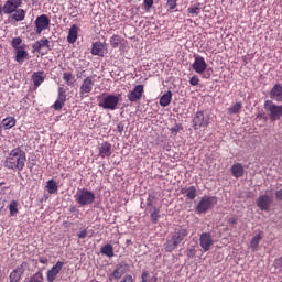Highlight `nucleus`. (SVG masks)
<instances>
[{"label": "nucleus", "instance_id": "obj_1", "mask_svg": "<svg viewBox=\"0 0 282 282\" xmlns=\"http://www.w3.org/2000/svg\"><path fill=\"white\" fill-rule=\"evenodd\" d=\"M25 162H28V155L21 148H14L11 150L4 161L6 169L11 171H18L21 173L25 169Z\"/></svg>", "mask_w": 282, "mask_h": 282}, {"label": "nucleus", "instance_id": "obj_2", "mask_svg": "<svg viewBox=\"0 0 282 282\" xmlns=\"http://www.w3.org/2000/svg\"><path fill=\"white\" fill-rule=\"evenodd\" d=\"M187 237L188 229L182 227L175 228L174 231L167 236L166 241L163 245L165 252H173V250L177 249L180 243Z\"/></svg>", "mask_w": 282, "mask_h": 282}, {"label": "nucleus", "instance_id": "obj_3", "mask_svg": "<svg viewBox=\"0 0 282 282\" xmlns=\"http://www.w3.org/2000/svg\"><path fill=\"white\" fill-rule=\"evenodd\" d=\"M97 101L98 107H101V109H107L108 111H116V109H118V105H120V96L102 93V95L97 98Z\"/></svg>", "mask_w": 282, "mask_h": 282}, {"label": "nucleus", "instance_id": "obj_4", "mask_svg": "<svg viewBox=\"0 0 282 282\" xmlns=\"http://www.w3.org/2000/svg\"><path fill=\"white\" fill-rule=\"evenodd\" d=\"M74 199L80 207L91 206L96 202V194L87 188H82L76 192Z\"/></svg>", "mask_w": 282, "mask_h": 282}, {"label": "nucleus", "instance_id": "obj_5", "mask_svg": "<svg viewBox=\"0 0 282 282\" xmlns=\"http://www.w3.org/2000/svg\"><path fill=\"white\" fill-rule=\"evenodd\" d=\"M263 109L267 113L265 118H269L271 122H276L282 118V105H276L274 101L268 99L264 101Z\"/></svg>", "mask_w": 282, "mask_h": 282}, {"label": "nucleus", "instance_id": "obj_6", "mask_svg": "<svg viewBox=\"0 0 282 282\" xmlns=\"http://www.w3.org/2000/svg\"><path fill=\"white\" fill-rule=\"evenodd\" d=\"M217 205V197L215 196H203L199 200L198 205L196 206V213L202 215L204 213H208V210H213Z\"/></svg>", "mask_w": 282, "mask_h": 282}, {"label": "nucleus", "instance_id": "obj_7", "mask_svg": "<svg viewBox=\"0 0 282 282\" xmlns=\"http://www.w3.org/2000/svg\"><path fill=\"white\" fill-rule=\"evenodd\" d=\"M192 124L195 131H198V129H206V127L210 124V115L205 113L204 111H197L194 115Z\"/></svg>", "mask_w": 282, "mask_h": 282}, {"label": "nucleus", "instance_id": "obj_8", "mask_svg": "<svg viewBox=\"0 0 282 282\" xmlns=\"http://www.w3.org/2000/svg\"><path fill=\"white\" fill-rule=\"evenodd\" d=\"M96 75L87 76L79 87L80 98H87L88 94L94 91V85H96Z\"/></svg>", "mask_w": 282, "mask_h": 282}, {"label": "nucleus", "instance_id": "obj_9", "mask_svg": "<svg viewBox=\"0 0 282 282\" xmlns=\"http://www.w3.org/2000/svg\"><path fill=\"white\" fill-rule=\"evenodd\" d=\"M131 270V265H129L127 262H121L116 265L113 271L108 274L109 281L113 282V279L118 281L121 276H124L127 272Z\"/></svg>", "mask_w": 282, "mask_h": 282}, {"label": "nucleus", "instance_id": "obj_10", "mask_svg": "<svg viewBox=\"0 0 282 282\" xmlns=\"http://www.w3.org/2000/svg\"><path fill=\"white\" fill-rule=\"evenodd\" d=\"M23 6V0H7L2 7L3 14H14Z\"/></svg>", "mask_w": 282, "mask_h": 282}, {"label": "nucleus", "instance_id": "obj_11", "mask_svg": "<svg viewBox=\"0 0 282 282\" xmlns=\"http://www.w3.org/2000/svg\"><path fill=\"white\" fill-rule=\"evenodd\" d=\"M51 20L46 14L39 15L35 19V32L36 34H41L43 30H47L50 28Z\"/></svg>", "mask_w": 282, "mask_h": 282}, {"label": "nucleus", "instance_id": "obj_12", "mask_svg": "<svg viewBox=\"0 0 282 282\" xmlns=\"http://www.w3.org/2000/svg\"><path fill=\"white\" fill-rule=\"evenodd\" d=\"M144 94V85H137L128 95L127 98L130 102H138L142 100V95Z\"/></svg>", "mask_w": 282, "mask_h": 282}, {"label": "nucleus", "instance_id": "obj_13", "mask_svg": "<svg viewBox=\"0 0 282 282\" xmlns=\"http://www.w3.org/2000/svg\"><path fill=\"white\" fill-rule=\"evenodd\" d=\"M194 63L192 65V68L194 69V72H196V74H204V72H206L208 64H206V59H204V57L199 56V55H194Z\"/></svg>", "mask_w": 282, "mask_h": 282}, {"label": "nucleus", "instance_id": "obj_14", "mask_svg": "<svg viewBox=\"0 0 282 282\" xmlns=\"http://www.w3.org/2000/svg\"><path fill=\"white\" fill-rule=\"evenodd\" d=\"M63 265H65V262L57 261L55 265L52 267L51 270L46 273V279L48 282H55L56 276L61 273V270H63Z\"/></svg>", "mask_w": 282, "mask_h": 282}, {"label": "nucleus", "instance_id": "obj_15", "mask_svg": "<svg viewBox=\"0 0 282 282\" xmlns=\"http://www.w3.org/2000/svg\"><path fill=\"white\" fill-rule=\"evenodd\" d=\"M213 236L210 232H203L199 237V246L204 250V252H208L210 247L213 246Z\"/></svg>", "mask_w": 282, "mask_h": 282}, {"label": "nucleus", "instance_id": "obj_16", "mask_svg": "<svg viewBox=\"0 0 282 282\" xmlns=\"http://www.w3.org/2000/svg\"><path fill=\"white\" fill-rule=\"evenodd\" d=\"M45 47L48 52H52V45H50V40L47 37H42L32 45V53L34 54L35 52H41V50Z\"/></svg>", "mask_w": 282, "mask_h": 282}, {"label": "nucleus", "instance_id": "obj_17", "mask_svg": "<svg viewBox=\"0 0 282 282\" xmlns=\"http://www.w3.org/2000/svg\"><path fill=\"white\" fill-rule=\"evenodd\" d=\"M269 96L271 100H275V102H282V85L275 84L271 88Z\"/></svg>", "mask_w": 282, "mask_h": 282}, {"label": "nucleus", "instance_id": "obj_18", "mask_svg": "<svg viewBox=\"0 0 282 282\" xmlns=\"http://www.w3.org/2000/svg\"><path fill=\"white\" fill-rule=\"evenodd\" d=\"M270 204H271V200H270V196L268 195H261L257 199V206L258 208H260V210H265V212L270 210Z\"/></svg>", "mask_w": 282, "mask_h": 282}, {"label": "nucleus", "instance_id": "obj_19", "mask_svg": "<svg viewBox=\"0 0 282 282\" xmlns=\"http://www.w3.org/2000/svg\"><path fill=\"white\" fill-rule=\"evenodd\" d=\"M105 43L102 42H95L91 46V54L93 56H105Z\"/></svg>", "mask_w": 282, "mask_h": 282}, {"label": "nucleus", "instance_id": "obj_20", "mask_svg": "<svg viewBox=\"0 0 282 282\" xmlns=\"http://www.w3.org/2000/svg\"><path fill=\"white\" fill-rule=\"evenodd\" d=\"M62 80H64L67 87H74L76 85V75L72 72H64L62 74Z\"/></svg>", "mask_w": 282, "mask_h": 282}, {"label": "nucleus", "instance_id": "obj_21", "mask_svg": "<svg viewBox=\"0 0 282 282\" xmlns=\"http://www.w3.org/2000/svg\"><path fill=\"white\" fill-rule=\"evenodd\" d=\"M181 194L185 195L187 199H195L197 197V187L189 186L181 188Z\"/></svg>", "mask_w": 282, "mask_h": 282}, {"label": "nucleus", "instance_id": "obj_22", "mask_svg": "<svg viewBox=\"0 0 282 282\" xmlns=\"http://www.w3.org/2000/svg\"><path fill=\"white\" fill-rule=\"evenodd\" d=\"M25 58H28V51H25V46L22 48L15 50V61L19 65H23L25 63Z\"/></svg>", "mask_w": 282, "mask_h": 282}, {"label": "nucleus", "instance_id": "obj_23", "mask_svg": "<svg viewBox=\"0 0 282 282\" xmlns=\"http://www.w3.org/2000/svg\"><path fill=\"white\" fill-rule=\"evenodd\" d=\"M44 72H35L32 75V80L34 87H41V85L45 82Z\"/></svg>", "mask_w": 282, "mask_h": 282}, {"label": "nucleus", "instance_id": "obj_24", "mask_svg": "<svg viewBox=\"0 0 282 282\" xmlns=\"http://www.w3.org/2000/svg\"><path fill=\"white\" fill-rule=\"evenodd\" d=\"M243 173H245V170L241 163H236L231 166V175L237 180H239V177H243Z\"/></svg>", "mask_w": 282, "mask_h": 282}, {"label": "nucleus", "instance_id": "obj_25", "mask_svg": "<svg viewBox=\"0 0 282 282\" xmlns=\"http://www.w3.org/2000/svg\"><path fill=\"white\" fill-rule=\"evenodd\" d=\"M99 155L100 158H109L111 155V143L104 142L99 148Z\"/></svg>", "mask_w": 282, "mask_h": 282}, {"label": "nucleus", "instance_id": "obj_26", "mask_svg": "<svg viewBox=\"0 0 282 282\" xmlns=\"http://www.w3.org/2000/svg\"><path fill=\"white\" fill-rule=\"evenodd\" d=\"M78 39V26L76 24L72 25L68 31L67 41L70 44L76 43V40Z\"/></svg>", "mask_w": 282, "mask_h": 282}, {"label": "nucleus", "instance_id": "obj_27", "mask_svg": "<svg viewBox=\"0 0 282 282\" xmlns=\"http://www.w3.org/2000/svg\"><path fill=\"white\" fill-rule=\"evenodd\" d=\"M171 100H173V93L169 90L160 98L161 107H169L171 105Z\"/></svg>", "mask_w": 282, "mask_h": 282}, {"label": "nucleus", "instance_id": "obj_28", "mask_svg": "<svg viewBox=\"0 0 282 282\" xmlns=\"http://www.w3.org/2000/svg\"><path fill=\"white\" fill-rule=\"evenodd\" d=\"M46 188H47V193H50V195H54L55 193H58V183H56V181H54V178H51L46 183Z\"/></svg>", "mask_w": 282, "mask_h": 282}, {"label": "nucleus", "instance_id": "obj_29", "mask_svg": "<svg viewBox=\"0 0 282 282\" xmlns=\"http://www.w3.org/2000/svg\"><path fill=\"white\" fill-rule=\"evenodd\" d=\"M11 19L15 22L25 21V11L23 9H18L13 13H11Z\"/></svg>", "mask_w": 282, "mask_h": 282}, {"label": "nucleus", "instance_id": "obj_30", "mask_svg": "<svg viewBox=\"0 0 282 282\" xmlns=\"http://www.w3.org/2000/svg\"><path fill=\"white\" fill-rule=\"evenodd\" d=\"M17 126V119L14 117H7L2 120V127L8 130Z\"/></svg>", "mask_w": 282, "mask_h": 282}, {"label": "nucleus", "instance_id": "obj_31", "mask_svg": "<svg viewBox=\"0 0 282 282\" xmlns=\"http://www.w3.org/2000/svg\"><path fill=\"white\" fill-rule=\"evenodd\" d=\"M10 217H17L19 215V202L11 200L9 206Z\"/></svg>", "mask_w": 282, "mask_h": 282}, {"label": "nucleus", "instance_id": "obj_32", "mask_svg": "<svg viewBox=\"0 0 282 282\" xmlns=\"http://www.w3.org/2000/svg\"><path fill=\"white\" fill-rule=\"evenodd\" d=\"M263 239V236L261 234L256 235L250 242L252 252H257L259 250V243Z\"/></svg>", "mask_w": 282, "mask_h": 282}, {"label": "nucleus", "instance_id": "obj_33", "mask_svg": "<svg viewBox=\"0 0 282 282\" xmlns=\"http://www.w3.org/2000/svg\"><path fill=\"white\" fill-rule=\"evenodd\" d=\"M24 282H45V276H43V271H37L30 278H28Z\"/></svg>", "mask_w": 282, "mask_h": 282}, {"label": "nucleus", "instance_id": "obj_34", "mask_svg": "<svg viewBox=\"0 0 282 282\" xmlns=\"http://www.w3.org/2000/svg\"><path fill=\"white\" fill-rule=\"evenodd\" d=\"M100 252L105 254V257H113V246L107 243L100 249Z\"/></svg>", "mask_w": 282, "mask_h": 282}, {"label": "nucleus", "instance_id": "obj_35", "mask_svg": "<svg viewBox=\"0 0 282 282\" xmlns=\"http://www.w3.org/2000/svg\"><path fill=\"white\" fill-rule=\"evenodd\" d=\"M120 43H122V37L120 35H112L110 37V45L113 50L120 47Z\"/></svg>", "mask_w": 282, "mask_h": 282}, {"label": "nucleus", "instance_id": "obj_36", "mask_svg": "<svg viewBox=\"0 0 282 282\" xmlns=\"http://www.w3.org/2000/svg\"><path fill=\"white\" fill-rule=\"evenodd\" d=\"M150 219H151L152 224H158V219H160V208L152 207L151 214H150Z\"/></svg>", "mask_w": 282, "mask_h": 282}, {"label": "nucleus", "instance_id": "obj_37", "mask_svg": "<svg viewBox=\"0 0 282 282\" xmlns=\"http://www.w3.org/2000/svg\"><path fill=\"white\" fill-rule=\"evenodd\" d=\"M66 101H67V99H63L62 97H57L56 101L53 105V109L55 111H61V109H63V107H65Z\"/></svg>", "mask_w": 282, "mask_h": 282}, {"label": "nucleus", "instance_id": "obj_38", "mask_svg": "<svg viewBox=\"0 0 282 282\" xmlns=\"http://www.w3.org/2000/svg\"><path fill=\"white\" fill-rule=\"evenodd\" d=\"M142 282H158V278L152 276L149 271H143L141 274Z\"/></svg>", "mask_w": 282, "mask_h": 282}, {"label": "nucleus", "instance_id": "obj_39", "mask_svg": "<svg viewBox=\"0 0 282 282\" xmlns=\"http://www.w3.org/2000/svg\"><path fill=\"white\" fill-rule=\"evenodd\" d=\"M23 40L21 37H14L11 41V46L13 47V50H21L22 47H25V45L21 46Z\"/></svg>", "mask_w": 282, "mask_h": 282}, {"label": "nucleus", "instance_id": "obj_40", "mask_svg": "<svg viewBox=\"0 0 282 282\" xmlns=\"http://www.w3.org/2000/svg\"><path fill=\"white\" fill-rule=\"evenodd\" d=\"M243 109V105L241 102H236L234 106H231L228 111L229 113H239Z\"/></svg>", "mask_w": 282, "mask_h": 282}, {"label": "nucleus", "instance_id": "obj_41", "mask_svg": "<svg viewBox=\"0 0 282 282\" xmlns=\"http://www.w3.org/2000/svg\"><path fill=\"white\" fill-rule=\"evenodd\" d=\"M20 275L23 276V274L25 273V271L28 270V262H22L20 265H18L14 269Z\"/></svg>", "mask_w": 282, "mask_h": 282}, {"label": "nucleus", "instance_id": "obj_42", "mask_svg": "<svg viewBox=\"0 0 282 282\" xmlns=\"http://www.w3.org/2000/svg\"><path fill=\"white\" fill-rule=\"evenodd\" d=\"M21 276L15 270H13L11 273H10V276H9V281L10 282H19L21 281Z\"/></svg>", "mask_w": 282, "mask_h": 282}, {"label": "nucleus", "instance_id": "obj_43", "mask_svg": "<svg viewBox=\"0 0 282 282\" xmlns=\"http://www.w3.org/2000/svg\"><path fill=\"white\" fill-rule=\"evenodd\" d=\"M57 94V98H63L67 100V89H65L64 87H58Z\"/></svg>", "mask_w": 282, "mask_h": 282}, {"label": "nucleus", "instance_id": "obj_44", "mask_svg": "<svg viewBox=\"0 0 282 282\" xmlns=\"http://www.w3.org/2000/svg\"><path fill=\"white\" fill-rule=\"evenodd\" d=\"M166 7L169 10H175L177 8V0H167Z\"/></svg>", "mask_w": 282, "mask_h": 282}, {"label": "nucleus", "instance_id": "obj_45", "mask_svg": "<svg viewBox=\"0 0 282 282\" xmlns=\"http://www.w3.org/2000/svg\"><path fill=\"white\" fill-rule=\"evenodd\" d=\"M189 85H192L193 87H197V85H199V77L197 75H194L189 79Z\"/></svg>", "mask_w": 282, "mask_h": 282}, {"label": "nucleus", "instance_id": "obj_46", "mask_svg": "<svg viewBox=\"0 0 282 282\" xmlns=\"http://www.w3.org/2000/svg\"><path fill=\"white\" fill-rule=\"evenodd\" d=\"M143 4H144L147 12H149V10H151V8H153V0H143Z\"/></svg>", "mask_w": 282, "mask_h": 282}, {"label": "nucleus", "instance_id": "obj_47", "mask_svg": "<svg viewBox=\"0 0 282 282\" xmlns=\"http://www.w3.org/2000/svg\"><path fill=\"white\" fill-rule=\"evenodd\" d=\"M189 14H196V17L199 14V8L198 7H192L188 8Z\"/></svg>", "mask_w": 282, "mask_h": 282}, {"label": "nucleus", "instance_id": "obj_48", "mask_svg": "<svg viewBox=\"0 0 282 282\" xmlns=\"http://www.w3.org/2000/svg\"><path fill=\"white\" fill-rule=\"evenodd\" d=\"M79 239H85L87 237V229H84L77 234Z\"/></svg>", "mask_w": 282, "mask_h": 282}, {"label": "nucleus", "instance_id": "obj_49", "mask_svg": "<svg viewBox=\"0 0 282 282\" xmlns=\"http://www.w3.org/2000/svg\"><path fill=\"white\" fill-rule=\"evenodd\" d=\"M120 282H133V275L127 274Z\"/></svg>", "mask_w": 282, "mask_h": 282}, {"label": "nucleus", "instance_id": "obj_50", "mask_svg": "<svg viewBox=\"0 0 282 282\" xmlns=\"http://www.w3.org/2000/svg\"><path fill=\"white\" fill-rule=\"evenodd\" d=\"M117 131L119 133H122V131H124V124L122 122H119L118 126H117Z\"/></svg>", "mask_w": 282, "mask_h": 282}, {"label": "nucleus", "instance_id": "obj_51", "mask_svg": "<svg viewBox=\"0 0 282 282\" xmlns=\"http://www.w3.org/2000/svg\"><path fill=\"white\" fill-rule=\"evenodd\" d=\"M275 197H276V199L282 202V188L275 192Z\"/></svg>", "mask_w": 282, "mask_h": 282}, {"label": "nucleus", "instance_id": "obj_52", "mask_svg": "<svg viewBox=\"0 0 282 282\" xmlns=\"http://www.w3.org/2000/svg\"><path fill=\"white\" fill-rule=\"evenodd\" d=\"M228 224H230V226L237 225V218H235V217L229 218Z\"/></svg>", "mask_w": 282, "mask_h": 282}, {"label": "nucleus", "instance_id": "obj_53", "mask_svg": "<svg viewBox=\"0 0 282 282\" xmlns=\"http://www.w3.org/2000/svg\"><path fill=\"white\" fill-rule=\"evenodd\" d=\"M187 257L193 259L195 257V249H189L188 252H187Z\"/></svg>", "mask_w": 282, "mask_h": 282}, {"label": "nucleus", "instance_id": "obj_54", "mask_svg": "<svg viewBox=\"0 0 282 282\" xmlns=\"http://www.w3.org/2000/svg\"><path fill=\"white\" fill-rule=\"evenodd\" d=\"M39 261H40V263L45 265V263H47V258H39Z\"/></svg>", "mask_w": 282, "mask_h": 282}, {"label": "nucleus", "instance_id": "obj_55", "mask_svg": "<svg viewBox=\"0 0 282 282\" xmlns=\"http://www.w3.org/2000/svg\"><path fill=\"white\" fill-rule=\"evenodd\" d=\"M70 17H78V11H73V12H70Z\"/></svg>", "mask_w": 282, "mask_h": 282}, {"label": "nucleus", "instance_id": "obj_56", "mask_svg": "<svg viewBox=\"0 0 282 282\" xmlns=\"http://www.w3.org/2000/svg\"><path fill=\"white\" fill-rule=\"evenodd\" d=\"M171 131L172 133H177V128H172Z\"/></svg>", "mask_w": 282, "mask_h": 282}, {"label": "nucleus", "instance_id": "obj_57", "mask_svg": "<svg viewBox=\"0 0 282 282\" xmlns=\"http://www.w3.org/2000/svg\"><path fill=\"white\" fill-rule=\"evenodd\" d=\"M205 78H210V74H208V76H205Z\"/></svg>", "mask_w": 282, "mask_h": 282}, {"label": "nucleus", "instance_id": "obj_58", "mask_svg": "<svg viewBox=\"0 0 282 282\" xmlns=\"http://www.w3.org/2000/svg\"><path fill=\"white\" fill-rule=\"evenodd\" d=\"M3 12V9L0 8V14Z\"/></svg>", "mask_w": 282, "mask_h": 282}, {"label": "nucleus", "instance_id": "obj_59", "mask_svg": "<svg viewBox=\"0 0 282 282\" xmlns=\"http://www.w3.org/2000/svg\"><path fill=\"white\" fill-rule=\"evenodd\" d=\"M29 169L32 171V166H29Z\"/></svg>", "mask_w": 282, "mask_h": 282}, {"label": "nucleus", "instance_id": "obj_60", "mask_svg": "<svg viewBox=\"0 0 282 282\" xmlns=\"http://www.w3.org/2000/svg\"><path fill=\"white\" fill-rule=\"evenodd\" d=\"M0 186H3V183H0Z\"/></svg>", "mask_w": 282, "mask_h": 282}, {"label": "nucleus", "instance_id": "obj_61", "mask_svg": "<svg viewBox=\"0 0 282 282\" xmlns=\"http://www.w3.org/2000/svg\"><path fill=\"white\" fill-rule=\"evenodd\" d=\"M0 135H1V128H0Z\"/></svg>", "mask_w": 282, "mask_h": 282}]
</instances>
